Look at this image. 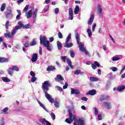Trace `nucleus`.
<instances>
[{"label":"nucleus","mask_w":125,"mask_h":125,"mask_svg":"<svg viewBox=\"0 0 125 125\" xmlns=\"http://www.w3.org/2000/svg\"><path fill=\"white\" fill-rule=\"evenodd\" d=\"M51 86V83H50L49 81H46L42 83V88L45 93V96L47 100H48L50 103H53V102H54V99L52 98V96L50 94L47 93V91H48L49 87Z\"/></svg>","instance_id":"f257e3e1"},{"label":"nucleus","mask_w":125,"mask_h":125,"mask_svg":"<svg viewBox=\"0 0 125 125\" xmlns=\"http://www.w3.org/2000/svg\"><path fill=\"white\" fill-rule=\"evenodd\" d=\"M76 39L77 41V44L79 46V49L82 52H84L85 54L87 55L88 54V52L85 50V48L83 47V42H80V36H79V34H76Z\"/></svg>","instance_id":"f03ea898"},{"label":"nucleus","mask_w":125,"mask_h":125,"mask_svg":"<svg viewBox=\"0 0 125 125\" xmlns=\"http://www.w3.org/2000/svg\"><path fill=\"white\" fill-rule=\"evenodd\" d=\"M46 37H45V36H43V38H42V36L40 37L41 43H42L44 46L47 47V50L50 51L51 50V48H50V46L49 45V41H46Z\"/></svg>","instance_id":"7ed1b4c3"},{"label":"nucleus","mask_w":125,"mask_h":125,"mask_svg":"<svg viewBox=\"0 0 125 125\" xmlns=\"http://www.w3.org/2000/svg\"><path fill=\"white\" fill-rule=\"evenodd\" d=\"M69 112V118H66L65 119V122L66 123H67V124H71V123H73V122L74 121V123L75 122L76 120H79V119H76V116H73V114H72V112L70 111Z\"/></svg>","instance_id":"20e7f679"},{"label":"nucleus","mask_w":125,"mask_h":125,"mask_svg":"<svg viewBox=\"0 0 125 125\" xmlns=\"http://www.w3.org/2000/svg\"><path fill=\"white\" fill-rule=\"evenodd\" d=\"M16 33V30L13 29L11 33V32H8L7 33H5L4 36L5 38L8 37L9 39L12 38L14 35H15Z\"/></svg>","instance_id":"39448f33"},{"label":"nucleus","mask_w":125,"mask_h":125,"mask_svg":"<svg viewBox=\"0 0 125 125\" xmlns=\"http://www.w3.org/2000/svg\"><path fill=\"white\" fill-rule=\"evenodd\" d=\"M55 80L56 82H59L62 84H63V83H64L62 81H64V78H63V77H62L61 75L59 74L57 75V77L55 79Z\"/></svg>","instance_id":"423d86ee"},{"label":"nucleus","mask_w":125,"mask_h":125,"mask_svg":"<svg viewBox=\"0 0 125 125\" xmlns=\"http://www.w3.org/2000/svg\"><path fill=\"white\" fill-rule=\"evenodd\" d=\"M71 94H76L77 95H79V94H80V91H79V90L77 89H74L72 88L71 89Z\"/></svg>","instance_id":"0eeeda50"},{"label":"nucleus","mask_w":125,"mask_h":125,"mask_svg":"<svg viewBox=\"0 0 125 125\" xmlns=\"http://www.w3.org/2000/svg\"><path fill=\"white\" fill-rule=\"evenodd\" d=\"M40 122L42 124V125H51V124H50V123L48 122L47 120H46L44 118L41 119Z\"/></svg>","instance_id":"6e6552de"},{"label":"nucleus","mask_w":125,"mask_h":125,"mask_svg":"<svg viewBox=\"0 0 125 125\" xmlns=\"http://www.w3.org/2000/svg\"><path fill=\"white\" fill-rule=\"evenodd\" d=\"M94 20V14L92 13L90 15V19L88 21V24L91 25L93 23V21Z\"/></svg>","instance_id":"1a4fd4ad"},{"label":"nucleus","mask_w":125,"mask_h":125,"mask_svg":"<svg viewBox=\"0 0 125 125\" xmlns=\"http://www.w3.org/2000/svg\"><path fill=\"white\" fill-rule=\"evenodd\" d=\"M99 66H100V64L98 62H95L94 64H91V67L93 68V70H95L97 67H99Z\"/></svg>","instance_id":"9d476101"},{"label":"nucleus","mask_w":125,"mask_h":125,"mask_svg":"<svg viewBox=\"0 0 125 125\" xmlns=\"http://www.w3.org/2000/svg\"><path fill=\"white\" fill-rule=\"evenodd\" d=\"M26 16L27 18H31L33 16V11H32V10H30L28 11V12L26 13Z\"/></svg>","instance_id":"9b49d317"},{"label":"nucleus","mask_w":125,"mask_h":125,"mask_svg":"<svg viewBox=\"0 0 125 125\" xmlns=\"http://www.w3.org/2000/svg\"><path fill=\"white\" fill-rule=\"evenodd\" d=\"M87 95H95L96 94V90L94 89H92L88 91V93H86Z\"/></svg>","instance_id":"f8f14e48"},{"label":"nucleus","mask_w":125,"mask_h":125,"mask_svg":"<svg viewBox=\"0 0 125 125\" xmlns=\"http://www.w3.org/2000/svg\"><path fill=\"white\" fill-rule=\"evenodd\" d=\"M38 60V54H34L32 56L31 61L32 62H36Z\"/></svg>","instance_id":"ddd939ff"},{"label":"nucleus","mask_w":125,"mask_h":125,"mask_svg":"<svg viewBox=\"0 0 125 125\" xmlns=\"http://www.w3.org/2000/svg\"><path fill=\"white\" fill-rule=\"evenodd\" d=\"M104 106L106 108V109H111V104L110 103L105 102L104 103Z\"/></svg>","instance_id":"4468645a"},{"label":"nucleus","mask_w":125,"mask_h":125,"mask_svg":"<svg viewBox=\"0 0 125 125\" xmlns=\"http://www.w3.org/2000/svg\"><path fill=\"white\" fill-rule=\"evenodd\" d=\"M73 44L72 43L66 42L64 45V47H67V48H69L70 47H72Z\"/></svg>","instance_id":"2eb2a0df"},{"label":"nucleus","mask_w":125,"mask_h":125,"mask_svg":"<svg viewBox=\"0 0 125 125\" xmlns=\"http://www.w3.org/2000/svg\"><path fill=\"white\" fill-rule=\"evenodd\" d=\"M55 70V67L52 65L49 66L47 68V71L48 72H50L51 71H54Z\"/></svg>","instance_id":"dca6fc26"},{"label":"nucleus","mask_w":125,"mask_h":125,"mask_svg":"<svg viewBox=\"0 0 125 125\" xmlns=\"http://www.w3.org/2000/svg\"><path fill=\"white\" fill-rule=\"evenodd\" d=\"M125 86L124 85H120L117 89L118 91H123L125 89Z\"/></svg>","instance_id":"f3484780"},{"label":"nucleus","mask_w":125,"mask_h":125,"mask_svg":"<svg viewBox=\"0 0 125 125\" xmlns=\"http://www.w3.org/2000/svg\"><path fill=\"white\" fill-rule=\"evenodd\" d=\"M37 102L39 103V105H40L41 107H42V108H43V109H44L45 110V111L47 112V110L46 109V107H45V106H44V105H43V104H42L41 102V101H40L39 100H37Z\"/></svg>","instance_id":"a211bd4d"},{"label":"nucleus","mask_w":125,"mask_h":125,"mask_svg":"<svg viewBox=\"0 0 125 125\" xmlns=\"http://www.w3.org/2000/svg\"><path fill=\"white\" fill-rule=\"evenodd\" d=\"M57 46L59 50H61L62 49V43L60 41L57 42Z\"/></svg>","instance_id":"6ab92c4d"},{"label":"nucleus","mask_w":125,"mask_h":125,"mask_svg":"<svg viewBox=\"0 0 125 125\" xmlns=\"http://www.w3.org/2000/svg\"><path fill=\"white\" fill-rule=\"evenodd\" d=\"M17 11L18 14L16 17V19L17 20H19V19H20V17H21V11L20 10H17Z\"/></svg>","instance_id":"aec40b11"},{"label":"nucleus","mask_w":125,"mask_h":125,"mask_svg":"<svg viewBox=\"0 0 125 125\" xmlns=\"http://www.w3.org/2000/svg\"><path fill=\"white\" fill-rule=\"evenodd\" d=\"M2 81H3V82H4V83H9V82H10V79L7 77H2Z\"/></svg>","instance_id":"412c9836"},{"label":"nucleus","mask_w":125,"mask_h":125,"mask_svg":"<svg viewBox=\"0 0 125 125\" xmlns=\"http://www.w3.org/2000/svg\"><path fill=\"white\" fill-rule=\"evenodd\" d=\"M79 11H80V7L79 6H76L74 9V14H78V13H79Z\"/></svg>","instance_id":"4be33fe9"},{"label":"nucleus","mask_w":125,"mask_h":125,"mask_svg":"<svg viewBox=\"0 0 125 125\" xmlns=\"http://www.w3.org/2000/svg\"><path fill=\"white\" fill-rule=\"evenodd\" d=\"M91 82H98V78L97 77H91L90 78Z\"/></svg>","instance_id":"5701e85b"},{"label":"nucleus","mask_w":125,"mask_h":125,"mask_svg":"<svg viewBox=\"0 0 125 125\" xmlns=\"http://www.w3.org/2000/svg\"><path fill=\"white\" fill-rule=\"evenodd\" d=\"M38 9H35V11L33 12V18L36 19L37 18V15L38 14Z\"/></svg>","instance_id":"b1692460"},{"label":"nucleus","mask_w":125,"mask_h":125,"mask_svg":"<svg viewBox=\"0 0 125 125\" xmlns=\"http://www.w3.org/2000/svg\"><path fill=\"white\" fill-rule=\"evenodd\" d=\"M3 62H8V59L4 58H0V62L2 63Z\"/></svg>","instance_id":"393cba45"},{"label":"nucleus","mask_w":125,"mask_h":125,"mask_svg":"<svg viewBox=\"0 0 125 125\" xmlns=\"http://www.w3.org/2000/svg\"><path fill=\"white\" fill-rule=\"evenodd\" d=\"M87 33L89 38H90L92 36V32H91V29L88 28L87 29Z\"/></svg>","instance_id":"a878e982"},{"label":"nucleus","mask_w":125,"mask_h":125,"mask_svg":"<svg viewBox=\"0 0 125 125\" xmlns=\"http://www.w3.org/2000/svg\"><path fill=\"white\" fill-rule=\"evenodd\" d=\"M98 13H102V6H101V5H98L97 7Z\"/></svg>","instance_id":"bb28decb"},{"label":"nucleus","mask_w":125,"mask_h":125,"mask_svg":"<svg viewBox=\"0 0 125 125\" xmlns=\"http://www.w3.org/2000/svg\"><path fill=\"white\" fill-rule=\"evenodd\" d=\"M69 52L70 53L71 57H72V58H74V57H75V52H74V50H73V49H71Z\"/></svg>","instance_id":"cd10ccee"},{"label":"nucleus","mask_w":125,"mask_h":125,"mask_svg":"<svg viewBox=\"0 0 125 125\" xmlns=\"http://www.w3.org/2000/svg\"><path fill=\"white\" fill-rule=\"evenodd\" d=\"M4 9H5V3H3L1 5L0 10H1V11H4Z\"/></svg>","instance_id":"c85d7f7f"},{"label":"nucleus","mask_w":125,"mask_h":125,"mask_svg":"<svg viewBox=\"0 0 125 125\" xmlns=\"http://www.w3.org/2000/svg\"><path fill=\"white\" fill-rule=\"evenodd\" d=\"M11 12L12 11L11 10H9V9L7 10V11L5 13L6 16H8L9 14H11Z\"/></svg>","instance_id":"c756f323"},{"label":"nucleus","mask_w":125,"mask_h":125,"mask_svg":"<svg viewBox=\"0 0 125 125\" xmlns=\"http://www.w3.org/2000/svg\"><path fill=\"white\" fill-rule=\"evenodd\" d=\"M70 40H71V34H69L66 38L65 42H69Z\"/></svg>","instance_id":"7c9ffc66"},{"label":"nucleus","mask_w":125,"mask_h":125,"mask_svg":"<svg viewBox=\"0 0 125 125\" xmlns=\"http://www.w3.org/2000/svg\"><path fill=\"white\" fill-rule=\"evenodd\" d=\"M12 68L13 71H16L17 72H18V71H19V68L16 66H12Z\"/></svg>","instance_id":"2f4dec72"},{"label":"nucleus","mask_w":125,"mask_h":125,"mask_svg":"<svg viewBox=\"0 0 125 125\" xmlns=\"http://www.w3.org/2000/svg\"><path fill=\"white\" fill-rule=\"evenodd\" d=\"M50 116L52 119V120L54 121V120H55V114H54V113L51 112L50 113Z\"/></svg>","instance_id":"473e14b6"},{"label":"nucleus","mask_w":125,"mask_h":125,"mask_svg":"<svg viewBox=\"0 0 125 125\" xmlns=\"http://www.w3.org/2000/svg\"><path fill=\"white\" fill-rule=\"evenodd\" d=\"M29 5H26V6L24 7V8L23 10V12H26L28 11V9H29Z\"/></svg>","instance_id":"72a5a7b5"},{"label":"nucleus","mask_w":125,"mask_h":125,"mask_svg":"<svg viewBox=\"0 0 125 125\" xmlns=\"http://www.w3.org/2000/svg\"><path fill=\"white\" fill-rule=\"evenodd\" d=\"M69 15H74V12H73L72 8H70L69 9Z\"/></svg>","instance_id":"f704fd0d"},{"label":"nucleus","mask_w":125,"mask_h":125,"mask_svg":"<svg viewBox=\"0 0 125 125\" xmlns=\"http://www.w3.org/2000/svg\"><path fill=\"white\" fill-rule=\"evenodd\" d=\"M8 73L9 74V75H12V74H13V69H12H12L11 68H9L8 70Z\"/></svg>","instance_id":"c9c22d12"},{"label":"nucleus","mask_w":125,"mask_h":125,"mask_svg":"<svg viewBox=\"0 0 125 125\" xmlns=\"http://www.w3.org/2000/svg\"><path fill=\"white\" fill-rule=\"evenodd\" d=\"M110 69L113 71V72H117L118 71V68L115 67H110Z\"/></svg>","instance_id":"e433bc0d"},{"label":"nucleus","mask_w":125,"mask_h":125,"mask_svg":"<svg viewBox=\"0 0 125 125\" xmlns=\"http://www.w3.org/2000/svg\"><path fill=\"white\" fill-rule=\"evenodd\" d=\"M7 111H8V108L5 107L2 110V113H3V114H6Z\"/></svg>","instance_id":"4c0bfd02"},{"label":"nucleus","mask_w":125,"mask_h":125,"mask_svg":"<svg viewBox=\"0 0 125 125\" xmlns=\"http://www.w3.org/2000/svg\"><path fill=\"white\" fill-rule=\"evenodd\" d=\"M119 59H120V58H119L118 57H115L112 58V60L113 61H118V60H119Z\"/></svg>","instance_id":"58836bf2"},{"label":"nucleus","mask_w":125,"mask_h":125,"mask_svg":"<svg viewBox=\"0 0 125 125\" xmlns=\"http://www.w3.org/2000/svg\"><path fill=\"white\" fill-rule=\"evenodd\" d=\"M94 113L95 116H97V115H98V109H97V107H95L94 108Z\"/></svg>","instance_id":"ea45409f"},{"label":"nucleus","mask_w":125,"mask_h":125,"mask_svg":"<svg viewBox=\"0 0 125 125\" xmlns=\"http://www.w3.org/2000/svg\"><path fill=\"white\" fill-rule=\"evenodd\" d=\"M54 105L56 108H59V103L58 102H55Z\"/></svg>","instance_id":"a19ab883"},{"label":"nucleus","mask_w":125,"mask_h":125,"mask_svg":"<svg viewBox=\"0 0 125 125\" xmlns=\"http://www.w3.org/2000/svg\"><path fill=\"white\" fill-rule=\"evenodd\" d=\"M58 36L59 39H62L63 38V35H62V33L60 32L58 33Z\"/></svg>","instance_id":"79ce46f5"},{"label":"nucleus","mask_w":125,"mask_h":125,"mask_svg":"<svg viewBox=\"0 0 125 125\" xmlns=\"http://www.w3.org/2000/svg\"><path fill=\"white\" fill-rule=\"evenodd\" d=\"M8 26H9V21H7L5 24V27L6 29H8Z\"/></svg>","instance_id":"37998d69"},{"label":"nucleus","mask_w":125,"mask_h":125,"mask_svg":"<svg viewBox=\"0 0 125 125\" xmlns=\"http://www.w3.org/2000/svg\"><path fill=\"white\" fill-rule=\"evenodd\" d=\"M36 81H37V78H36L35 76L31 78V83H35Z\"/></svg>","instance_id":"c03bdc74"},{"label":"nucleus","mask_w":125,"mask_h":125,"mask_svg":"<svg viewBox=\"0 0 125 125\" xmlns=\"http://www.w3.org/2000/svg\"><path fill=\"white\" fill-rule=\"evenodd\" d=\"M61 59L63 61V62H66V59H67V57L66 56H62L61 57Z\"/></svg>","instance_id":"a18cd8bd"},{"label":"nucleus","mask_w":125,"mask_h":125,"mask_svg":"<svg viewBox=\"0 0 125 125\" xmlns=\"http://www.w3.org/2000/svg\"><path fill=\"white\" fill-rule=\"evenodd\" d=\"M96 27V23H94L92 26V32H94L95 30V27Z\"/></svg>","instance_id":"49530a36"},{"label":"nucleus","mask_w":125,"mask_h":125,"mask_svg":"<svg viewBox=\"0 0 125 125\" xmlns=\"http://www.w3.org/2000/svg\"><path fill=\"white\" fill-rule=\"evenodd\" d=\"M19 25L21 27V28H22V27H24V24L22 23V21H20L18 22Z\"/></svg>","instance_id":"de8ad7c7"},{"label":"nucleus","mask_w":125,"mask_h":125,"mask_svg":"<svg viewBox=\"0 0 125 125\" xmlns=\"http://www.w3.org/2000/svg\"><path fill=\"white\" fill-rule=\"evenodd\" d=\"M79 74H81V70H76L74 72L75 75H79Z\"/></svg>","instance_id":"09e8293b"},{"label":"nucleus","mask_w":125,"mask_h":125,"mask_svg":"<svg viewBox=\"0 0 125 125\" xmlns=\"http://www.w3.org/2000/svg\"><path fill=\"white\" fill-rule=\"evenodd\" d=\"M56 88H57V89L58 90H59L60 91H62L63 90V89H62V88H61V87L59 86H56Z\"/></svg>","instance_id":"8fccbe9b"},{"label":"nucleus","mask_w":125,"mask_h":125,"mask_svg":"<svg viewBox=\"0 0 125 125\" xmlns=\"http://www.w3.org/2000/svg\"><path fill=\"white\" fill-rule=\"evenodd\" d=\"M30 74V76H31V77H36V74H35V73L33 71H31Z\"/></svg>","instance_id":"3c124183"},{"label":"nucleus","mask_w":125,"mask_h":125,"mask_svg":"<svg viewBox=\"0 0 125 125\" xmlns=\"http://www.w3.org/2000/svg\"><path fill=\"white\" fill-rule=\"evenodd\" d=\"M68 87V83L65 82V85L63 86V89H66Z\"/></svg>","instance_id":"603ef678"},{"label":"nucleus","mask_w":125,"mask_h":125,"mask_svg":"<svg viewBox=\"0 0 125 125\" xmlns=\"http://www.w3.org/2000/svg\"><path fill=\"white\" fill-rule=\"evenodd\" d=\"M66 62L69 65L72 64V62H71V60H70V59H66Z\"/></svg>","instance_id":"864d4df0"},{"label":"nucleus","mask_w":125,"mask_h":125,"mask_svg":"<svg viewBox=\"0 0 125 125\" xmlns=\"http://www.w3.org/2000/svg\"><path fill=\"white\" fill-rule=\"evenodd\" d=\"M59 12V8H56L55 9V14H58Z\"/></svg>","instance_id":"5fc2aeb1"},{"label":"nucleus","mask_w":125,"mask_h":125,"mask_svg":"<svg viewBox=\"0 0 125 125\" xmlns=\"http://www.w3.org/2000/svg\"><path fill=\"white\" fill-rule=\"evenodd\" d=\"M98 120H99V121H101V120H102V116H101V114L98 115Z\"/></svg>","instance_id":"6e6d98bb"},{"label":"nucleus","mask_w":125,"mask_h":125,"mask_svg":"<svg viewBox=\"0 0 125 125\" xmlns=\"http://www.w3.org/2000/svg\"><path fill=\"white\" fill-rule=\"evenodd\" d=\"M36 44V41L35 40H33L32 42L30 44L31 46H33V45H35Z\"/></svg>","instance_id":"4d7b16f0"},{"label":"nucleus","mask_w":125,"mask_h":125,"mask_svg":"<svg viewBox=\"0 0 125 125\" xmlns=\"http://www.w3.org/2000/svg\"><path fill=\"white\" fill-rule=\"evenodd\" d=\"M74 15H69V18L70 19V20H73L74 17Z\"/></svg>","instance_id":"13d9d810"},{"label":"nucleus","mask_w":125,"mask_h":125,"mask_svg":"<svg viewBox=\"0 0 125 125\" xmlns=\"http://www.w3.org/2000/svg\"><path fill=\"white\" fill-rule=\"evenodd\" d=\"M105 99H107V97L102 96V97H101V98H100V100H105Z\"/></svg>","instance_id":"bf43d9fd"},{"label":"nucleus","mask_w":125,"mask_h":125,"mask_svg":"<svg viewBox=\"0 0 125 125\" xmlns=\"http://www.w3.org/2000/svg\"><path fill=\"white\" fill-rule=\"evenodd\" d=\"M19 29H21V27H20V26H16L15 27V29H14V30H16V31H17V30H19Z\"/></svg>","instance_id":"052dcab7"},{"label":"nucleus","mask_w":125,"mask_h":125,"mask_svg":"<svg viewBox=\"0 0 125 125\" xmlns=\"http://www.w3.org/2000/svg\"><path fill=\"white\" fill-rule=\"evenodd\" d=\"M82 100H83L84 101H87V98L85 97H83L81 98Z\"/></svg>","instance_id":"680f3d73"},{"label":"nucleus","mask_w":125,"mask_h":125,"mask_svg":"<svg viewBox=\"0 0 125 125\" xmlns=\"http://www.w3.org/2000/svg\"><path fill=\"white\" fill-rule=\"evenodd\" d=\"M23 27L24 29H29V24H26L24 26L23 25Z\"/></svg>","instance_id":"e2e57ef3"},{"label":"nucleus","mask_w":125,"mask_h":125,"mask_svg":"<svg viewBox=\"0 0 125 125\" xmlns=\"http://www.w3.org/2000/svg\"><path fill=\"white\" fill-rule=\"evenodd\" d=\"M49 7L48 6H46L45 8L44 9V12H47L48 10Z\"/></svg>","instance_id":"0e129e2a"},{"label":"nucleus","mask_w":125,"mask_h":125,"mask_svg":"<svg viewBox=\"0 0 125 125\" xmlns=\"http://www.w3.org/2000/svg\"><path fill=\"white\" fill-rule=\"evenodd\" d=\"M39 53L40 54H42V47H40Z\"/></svg>","instance_id":"69168bd1"},{"label":"nucleus","mask_w":125,"mask_h":125,"mask_svg":"<svg viewBox=\"0 0 125 125\" xmlns=\"http://www.w3.org/2000/svg\"><path fill=\"white\" fill-rule=\"evenodd\" d=\"M24 47H29L30 44L28 42L25 43L24 44Z\"/></svg>","instance_id":"338daca9"},{"label":"nucleus","mask_w":125,"mask_h":125,"mask_svg":"<svg viewBox=\"0 0 125 125\" xmlns=\"http://www.w3.org/2000/svg\"><path fill=\"white\" fill-rule=\"evenodd\" d=\"M53 41H54V38H53V37L50 38L49 39L50 42H53Z\"/></svg>","instance_id":"774afa93"}]
</instances>
